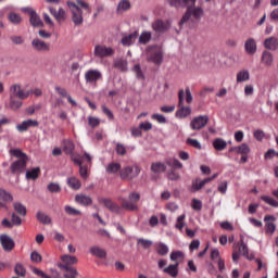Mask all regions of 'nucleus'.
<instances>
[{
  "label": "nucleus",
  "instance_id": "f257e3e1",
  "mask_svg": "<svg viewBox=\"0 0 278 278\" xmlns=\"http://www.w3.org/2000/svg\"><path fill=\"white\" fill-rule=\"evenodd\" d=\"M67 8L72 14V21L74 25H76V27H79V25H84L83 10H85V12H88V14L92 12V10L90 9V4H88V2L84 0H76V3L73 1H67Z\"/></svg>",
  "mask_w": 278,
  "mask_h": 278
},
{
  "label": "nucleus",
  "instance_id": "f03ea898",
  "mask_svg": "<svg viewBox=\"0 0 278 278\" xmlns=\"http://www.w3.org/2000/svg\"><path fill=\"white\" fill-rule=\"evenodd\" d=\"M11 155L13 157H17L11 166L10 170L12 175H21L27 168V154H25L21 149H12L10 150Z\"/></svg>",
  "mask_w": 278,
  "mask_h": 278
},
{
  "label": "nucleus",
  "instance_id": "7ed1b4c3",
  "mask_svg": "<svg viewBox=\"0 0 278 278\" xmlns=\"http://www.w3.org/2000/svg\"><path fill=\"white\" fill-rule=\"evenodd\" d=\"M61 262H63V264H60L59 267L65 270V274H64L65 278L79 277V271H77L75 267H71V266H74V264H77L78 260L76 258V256H71L68 254L62 255Z\"/></svg>",
  "mask_w": 278,
  "mask_h": 278
},
{
  "label": "nucleus",
  "instance_id": "20e7f679",
  "mask_svg": "<svg viewBox=\"0 0 278 278\" xmlns=\"http://www.w3.org/2000/svg\"><path fill=\"white\" fill-rule=\"evenodd\" d=\"M147 61L155 64V66H162L164 62V50L160 46H149L146 49Z\"/></svg>",
  "mask_w": 278,
  "mask_h": 278
},
{
  "label": "nucleus",
  "instance_id": "39448f33",
  "mask_svg": "<svg viewBox=\"0 0 278 278\" xmlns=\"http://www.w3.org/2000/svg\"><path fill=\"white\" fill-rule=\"evenodd\" d=\"M140 201V193L132 192L127 198L119 199V203L122 205V210H126L127 212H137L138 202Z\"/></svg>",
  "mask_w": 278,
  "mask_h": 278
},
{
  "label": "nucleus",
  "instance_id": "423d86ee",
  "mask_svg": "<svg viewBox=\"0 0 278 278\" xmlns=\"http://www.w3.org/2000/svg\"><path fill=\"white\" fill-rule=\"evenodd\" d=\"M140 166L138 165H128L119 170V177L123 181H132V179H136L140 175Z\"/></svg>",
  "mask_w": 278,
  "mask_h": 278
},
{
  "label": "nucleus",
  "instance_id": "0eeeda50",
  "mask_svg": "<svg viewBox=\"0 0 278 278\" xmlns=\"http://www.w3.org/2000/svg\"><path fill=\"white\" fill-rule=\"evenodd\" d=\"M192 16L195 18V21H200L201 16H203V9L201 7H194V8H188L187 12L184 14L182 18L179 22V26L186 25Z\"/></svg>",
  "mask_w": 278,
  "mask_h": 278
},
{
  "label": "nucleus",
  "instance_id": "6e6552de",
  "mask_svg": "<svg viewBox=\"0 0 278 278\" xmlns=\"http://www.w3.org/2000/svg\"><path fill=\"white\" fill-rule=\"evenodd\" d=\"M24 14H28L29 23L33 27H45V23L40 18V15L31 7H24L21 9Z\"/></svg>",
  "mask_w": 278,
  "mask_h": 278
},
{
  "label": "nucleus",
  "instance_id": "1a4fd4ad",
  "mask_svg": "<svg viewBox=\"0 0 278 278\" xmlns=\"http://www.w3.org/2000/svg\"><path fill=\"white\" fill-rule=\"evenodd\" d=\"M184 97H186V92L180 89L178 92V108L180 109L176 112L177 118H186L192 114L190 106H184Z\"/></svg>",
  "mask_w": 278,
  "mask_h": 278
},
{
  "label": "nucleus",
  "instance_id": "9d476101",
  "mask_svg": "<svg viewBox=\"0 0 278 278\" xmlns=\"http://www.w3.org/2000/svg\"><path fill=\"white\" fill-rule=\"evenodd\" d=\"M29 94H31L29 90H25L21 88V85L18 84L12 85L9 89V97H13L15 99H21V100L29 99Z\"/></svg>",
  "mask_w": 278,
  "mask_h": 278
},
{
  "label": "nucleus",
  "instance_id": "9b49d317",
  "mask_svg": "<svg viewBox=\"0 0 278 278\" xmlns=\"http://www.w3.org/2000/svg\"><path fill=\"white\" fill-rule=\"evenodd\" d=\"M116 51L112 47H106L104 45H97L94 47L93 54L96 58H100L103 60V58H112Z\"/></svg>",
  "mask_w": 278,
  "mask_h": 278
},
{
  "label": "nucleus",
  "instance_id": "f8f14e48",
  "mask_svg": "<svg viewBox=\"0 0 278 278\" xmlns=\"http://www.w3.org/2000/svg\"><path fill=\"white\" fill-rule=\"evenodd\" d=\"M207 123H210V117L207 115H200L190 122V127L193 129V131H201V129H203Z\"/></svg>",
  "mask_w": 278,
  "mask_h": 278
},
{
  "label": "nucleus",
  "instance_id": "ddd939ff",
  "mask_svg": "<svg viewBox=\"0 0 278 278\" xmlns=\"http://www.w3.org/2000/svg\"><path fill=\"white\" fill-rule=\"evenodd\" d=\"M172 22L170 20L163 21V20H155L152 23V29L156 34H165V31H168L170 29Z\"/></svg>",
  "mask_w": 278,
  "mask_h": 278
},
{
  "label": "nucleus",
  "instance_id": "4468645a",
  "mask_svg": "<svg viewBox=\"0 0 278 278\" xmlns=\"http://www.w3.org/2000/svg\"><path fill=\"white\" fill-rule=\"evenodd\" d=\"M31 47L34 51H38L39 53H47L48 51H51V46L40 38L33 39Z\"/></svg>",
  "mask_w": 278,
  "mask_h": 278
},
{
  "label": "nucleus",
  "instance_id": "2eb2a0df",
  "mask_svg": "<svg viewBox=\"0 0 278 278\" xmlns=\"http://www.w3.org/2000/svg\"><path fill=\"white\" fill-rule=\"evenodd\" d=\"M218 177V174H214L212 177L205 178L203 180L197 178L192 181L191 192H199V190L203 189L206 184H210V181H214Z\"/></svg>",
  "mask_w": 278,
  "mask_h": 278
},
{
  "label": "nucleus",
  "instance_id": "dca6fc26",
  "mask_svg": "<svg viewBox=\"0 0 278 278\" xmlns=\"http://www.w3.org/2000/svg\"><path fill=\"white\" fill-rule=\"evenodd\" d=\"M101 79H103V74H101L98 70H88L85 73V80L87 84H97Z\"/></svg>",
  "mask_w": 278,
  "mask_h": 278
},
{
  "label": "nucleus",
  "instance_id": "f3484780",
  "mask_svg": "<svg viewBox=\"0 0 278 278\" xmlns=\"http://www.w3.org/2000/svg\"><path fill=\"white\" fill-rule=\"evenodd\" d=\"M0 243L2 249L7 251V253H10V251H14V247H16L14 240L8 235H0Z\"/></svg>",
  "mask_w": 278,
  "mask_h": 278
},
{
  "label": "nucleus",
  "instance_id": "a211bd4d",
  "mask_svg": "<svg viewBox=\"0 0 278 278\" xmlns=\"http://www.w3.org/2000/svg\"><path fill=\"white\" fill-rule=\"evenodd\" d=\"M48 10H49L50 14L52 16H54V18H55V21H58V23H62V21H66V10H64L63 8L55 10V8L49 7Z\"/></svg>",
  "mask_w": 278,
  "mask_h": 278
},
{
  "label": "nucleus",
  "instance_id": "6ab92c4d",
  "mask_svg": "<svg viewBox=\"0 0 278 278\" xmlns=\"http://www.w3.org/2000/svg\"><path fill=\"white\" fill-rule=\"evenodd\" d=\"M102 203L104 207H106L110 212H113L114 214H121V212H123V206L118 205L111 199H103Z\"/></svg>",
  "mask_w": 278,
  "mask_h": 278
},
{
  "label": "nucleus",
  "instance_id": "aec40b11",
  "mask_svg": "<svg viewBox=\"0 0 278 278\" xmlns=\"http://www.w3.org/2000/svg\"><path fill=\"white\" fill-rule=\"evenodd\" d=\"M244 50L248 55H255L257 53V42L253 38L247 39L244 43Z\"/></svg>",
  "mask_w": 278,
  "mask_h": 278
},
{
  "label": "nucleus",
  "instance_id": "412c9836",
  "mask_svg": "<svg viewBox=\"0 0 278 278\" xmlns=\"http://www.w3.org/2000/svg\"><path fill=\"white\" fill-rule=\"evenodd\" d=\"M39 123L36 119H26L16 126L17 131H27L30 127H38Z\"/></svg>",
  "mask_w": 278,
  "mask_h": 278
},
{
  "label": "nucleus",
  "instance_id": "4be33fe9",
  "mask_svg": "<svg viewBox=\"0 0 278 278\" xmlns=\"http://www.w3.org/2000/svg\"><path fill=\"white\" fill-rule=\"evenodd\" d=\"M270 220H277V218H275V216H273V215H266L264 217V222L266 223L265 224L266 233H273L277 229V226H275V223H273Z\"/></svg>",
  "mask_w": 278,
  "mask_h": 278
},
{
  "label": "nucleus",
  "instance_id": "5701e85b",
  "mask_svg": "<svg viewBox=\"0 0 278 278\" xmlns=\"http://www.w3.org/2000/svg\"><path fill=\"white\" fill-rule=\"evenodd\" d=\"M239 153L241 155H249L251 153V148H249V144L242 143L241 146L238 147H232L229 149V153Z\"/></svg>",
  "mask_w": 278,
  "mask_h": 278
},
{
  "label": "nucleus",
  "instance_id": "b1692460",
  "mask_svg": "<svg viewBox=\"0 0 278 278\" xmlns=\"http://www.w3.org/2000/svg\"><path fill=\"white\" fill-rule=\"evenodd\" d=\"M75 201L76 203H78V205H84L85 207H88V205H92V198H90V195L76 194Z\"/></svg>",
  "mask_w": 278,
  "mask_h": 278
},
{
  "label": "nucleus",
  "instance_id": "393cba45",
  "mask_svg": "<svg viewBox=\"0 0 278 278\" xmlns=\"http://www.w3.org/2000/svg\"><path fill=\"white\" fill-rule=\"evenodd\" d=\"M265 49L269 51H277L278 49V39L276 37H268L264 40Z\"/></svg>",
  "mask_w": 278,
  "mask_h": 278
},
{
  "label": "nucleus",
  "instance_id": "a878e982",
  "mask_svg": "<svg viewBox=\"0 0 278 278\" xmlns=\"http://www.w3.org/2000/svg\"><path fill=\"white\" fill-rule=\"evenodd\" d=\"M138 38V30H135L134 33L129 34L128 36H125L122 38V45L124 47H131L134 42H136V39Z\"/></svg>",
  "mask_w": 278,
  "mask_h": 278
},
{
  "label": "nucleus",
  "instance_id": "bb28decb",
  "mask_svg": "<svg viewBox=\"0 0 278 278\" xmlns=\"http://www.w3.org/2000/svg\"><path fill=\"white\" fill-rule=\"evenodd\" d=\"M239 247V253H241V255L243 257H245L247 260H255V256L253 254H249V247H247V244L244 243V241H240L238 243Z\"/></svg>",
  "mask_w": 278,
  "mask_h": 278
},
{
  "label": "nucleus",
  "instance_id": "cd10ccee",
  "mask_svg": "<svg viewBox=\"0 0 278 278\" xmlns=\"http://www.w3.org/2000/svg\"><path fill=\"white\" fill-rule=\"evenodd\" d=\"M72 161L76 166H83L84 162H88V164H90L92 162V157L90 154L85 153L83 156H73Z\"/></svg>",
  "mask_w": 278,
  "mask_h": 278
},
{
  "label": "nucleus",
  "instance_id": "c85d7f7f",
  "mask_svg": "<svg viewBox=\"0 0 278 278\" xmlns=\"http://www.w3.org/2000/svg\"><path fill=\"white\" fill-rule=\"evenodd\" d=\"M89 251L91 255H94V257H100V260H105V257H108V252L100 247H91Z\"/></svg>",
  "mask_w": 278,
  "mask_h": 278
},
{
  "label": "nucleus",
  "instance_id": "c756f323",
  "mask_svg": "<svg viewBox=\"0 0 278 278\" xmlns=\"http://www.w3.org/2000/svg\"><path fill=\"white\" fill-rule=\"evenodd\" d=\"M9 108L10 110H13V112H16V110H21V108H23V100L10 97Z\"/></svg>",
  "mask_w": 278,
  "mask_h": 278
},
{
  "label": "nucleus",
  "instance_id": "7c9ffc66",
  "mask_svg": "<svg viewBox=\"0 0 278 278\" xmlns=\"http://www.w3.org/2000/svg\"><path fill=\"white\" fill-rule=\"evenodd\" d=\"M67 186L72 190H79L81 188V180L75 176L67 178Z\"/></svg>",
  "mask_w": 278,
  "mask_h": 278
},
{
  "label": "nucleus",
  "instance_id": "2f4dec72",
  "mask_svg": "<svg viewBox=\"0 0 278 278\" xmlns=\"http://www.w3.org/2000/svg\"><path fill=\"white\" fill-rule=\"evenodd\" d=\"M165 164H167L172 170H179L184 168V164L177 159H167Z\"/></svg>",
  "mask_w": 278,
  "mask_h": 278
},
{
  "label": "nucleus",
  "instance_id": "473e14b6",
  "mask_svg": "<svg viewBox=\"0 0 278 278\" xmlns=\"http://www.w3.org/2000/svg\"><path fill=\"white\" fill-rule=\"evenodd\" d=\"M155 249H156L157 255H161V257L168 255L169 249H168V245H166V243H163V242L155 243Z\"/></svg>",
  "mask_w": 278,
  "mask_h": 278
},
{
  "label": "nucleus",
  "instance_id": "72a5a7b5",
  "mask_svg": "<svg viewBox=\"0 0 278 278\" xmlns=\"http://www.w3.org/2000/svg\"><path fill=\"white\" fill-rule=\"evenodd\" d=\"M179 263H176L174 265H169L168 267L164 268L163 271L166 273V275H169L170 277H177L179 275Z\"/></svg>",
  "mask_w": 278,
  "mask_h": 278
},
{
  "label": "nucleus",
  "instance_id": "f704fd0d",
  "mask_svg": "<svg viewBox=\"0 0 278 278\" xmlns=\"http://www.w3.org/2000/svg\"><path fill=\"white\" fill-rule=\"evenodd\" d=\"M213 147L215 151H225V149H227V141H225L223 138H216L213 141Z\"/></svg>",
  "mask_w": 278,
  "mask_h": 278
},
{
  "label": "nucleus",
  "instance_id": "c9c22d12",
  "mask_svg": "<svg viewBox=\"0 0 278 278\" xmlns=\"http://www.w3.org/2000/svg\"><path fill=\"white\" fill-rule=\"evenodd\" d=\"M39 177H40V167H35V168L26 172V179L36 181V179H38Z\"/></svg>",
  "mask_w": 278,
  "mask_h": 278
},
{
  "label": "nucleus",
  "instance_id": "e433bc0d",
  "mask_svg": "<svg viewBox=\"0 0 278 278\" xmlns=\"http://www.w3.org/2000/svg\"><path fill=\"white\" fill-rule=\"evenodd\" d=\"M36 218L41 223V225H51V217L43 212H37Z\"/></svg>",
  "mask_w": 278,
  "mask_h": 278
},
{
  "label": "nucleus",
  "instance_id": "4c0bfd02",
  "mask_svg": "<svg viewBox=\"0 0 278 278\" xmlns=\"http://www.w3.org/2000/svg\"><path fill=\"white\" fill-rule=\"evenodd\" d=\"M262 62L265 64V66H273L274 56L273 53L268 51H264L262 54Z\"/></svg>",
  "mask_w": 278,
  "mask_h": 278
},
{
  "label": "nucleus",
  "instance_id": "58836bf2",
  "mask_svg": "<svg viewBox=\"0 0 278 278\" xmlns=\"http://www.w3.org/2000/svg\"><path fill=\"white\" fill-rule=\"evenodd\" d=\"M8 18L11 23H13V25H21L23 23V17L21 14L15 12L9 13Z\"/></svg>",
  "mask_w": 278,
  "mask_h": 278
},
{
  "label": "nucleus",
  "instance_id": "ea45409f",
  "mask_svg": "<svg viewBox=\"0 0 278 278\" xmlns=\"http://www.w3.org/2000/svg\"><path fill=\"white\" fill-rule=\"evenodd\" d=\"M250 77L251 75L249 74V71H240L237 74V84H242V81H249Z\"/></svg>",
  "mask_w": 278,
  "mask_h": 278
},
{
  "label": "nucleus",
  "instance_id": "a19ab883",
  "mask_svg": "<svg viewBox=\"0 0 278 278\" xmlns=\"http://www.w3.org/2000/svg\"><path fill=\"white\" fill-rule=\"evenodd\" d=\"M122 169L119 163H111L106 166V173H109V175H114L118 172L121 173Z\"/></svg>",
  "mask_w": 278,
  "mask_h": 278
},
{
  "label": "nucleus",
  "instance_id": "79ce46f5",
  "mask_svg": "<svg viewBox=\"0 0 278 278\" xmlns=\"http://www.w3.org/2000/svg\"><path fill=\"white\" fill-rule=\"evenodd\" d=\"M151 170H152V173H165L166 165L161 162L152 163Z\"/></svg>",
  "mask_w": 278,
  "mask_h": 278
},
{
  "label": "nucleus",
  "instance_id": "37998d69",
  "mask_svg": "<svg viewBox=\"0 0 278 278\" xmlns=\"http://www.w3.org/2000/svg\"><path fill=\"white\" fill-rule=\"evenodd\" d=\"M13 207L20 216H27V207H25V205H23L22 203L15 202L13 204Z\"/></svg>",
  "mask_w": 278,
  "mask_h": 278
},
{
  "label": "nucleus",
  "instance_id": "c03bdc74",
  "mask_svg": "<svg viewBox=\"0 0 278 278\" xmlns=\"http://www.w3.org/2000/svg\"><path fill=\"white\" fill-rule=\"evenodd\" d=\"M261 201H264V203L270 205L271 207H278V201L270 195H261Z\"/></svg>",
  "mask_w": 278,
  "mask_h": 278
},
{
  "label": "nucleus",
  "instance_id": "a18cd8bd",
  "mask_svg": "<svg viewBox=\"0 0 278 278\" xmlns=\"http://www.w3.org/2000/svg\"><path fill=\"white\" fill-rule=\"evenodd\" d=\"M175 227L178 231H184V228L186 227V214L177 217Z\"/></svg>",
  "mask_w": 278,
  "mask_h": 278
},
{
  "label": "nucleus",
  "instance_id": "49530a36",
  "mask_svg": "<svg viewBox=\"0 0 278 278\" xmlns=\"http://www.w3.org/2000/svg\"><path fill=\"white\" fill-rule=\"evenodd\" d=\"M65 213L67 216H81V211L71 206V205H65L64 207Z\"/></svg>",
  "mask_w": 278,
  "mask_h": 278
},
{
  "label": "nucleus",
  "instance_id": "de8ad7c7",
  "mask_svg": "<svg viewBox=\"0 0 278 278\" xmlns=\"http://www.w3.org/2000/svg\"><path fill=\"white\" fill-rule=\"evenodd\" d=\"M74 150L75 144H73L71 140H65L63 142V151L66 153V155H71V153H73Z\"/></svg>",
  "mask_w": 278,
  "mask_h": 278
},
{
  "label": "nucleus",
  "instance_id": "09e8293b",
  "mask_svg": "<svg viewBox=\"0 0 278 278\" xmlns=\"http://www.w3.org/2000/svg\"><path fill=\"white\" fill-rule=\"evenodd\" d=\"M131 9V3L129 2V0H122L118 3L117 7V12H127V10Z\"/></svg>",
  "mask_w": 278,
  "mask_h": 278
},
{
  "label": "nucleus",
  "instance_id": "8fccbe9b",
  "mask_svg": "<svg viewBox=\"0 0 278 278\" xmlns=\"http://www.w3.org/2000/svg\"><path fill=\"white\" fill-rule=\"evenodd\" d=\"M138 247H141L142 249H151L153 247V241L149 239L140 238L137 240Z\"/></svg>",
  "mask_w": 278,
  "mask_h": 278
},
{
  "label": "nucleus",
  "instance_id": "3c124183",
  "mask_svg": "<svg viewBox=\"0 0 278 278\" xmlns=\"http://www.w3.org/2000/svg\"><path fill=\"white\" fill-rule=\"evenodd\" d=\"M0 199L2 201H5L7 203H12L14 201V198L12 194L8 193L4 189L0 188Z\"/></svg>",
  "mask_w": 278,
  "mask_h": 278
},
{
  "label": "nucleus",
  "instance_id": "603ef678",
  "mask_svg": "<svg viewBox=\"0 0 278 278\" xmlns=\"http://www.w3.org/2000/svg\"><path fill=\"white\" fill-rule=\"evenodd\" d=\"M151 41V31H143L139 36V43L140 45H147Z\"/></svg>",
  "mask_w": 278,
  "mask_h": 278
},
{
  "label": "nucleus",
  "instance_id": "864d4df0",
  "mask_svg": "<svg viewBox=\"0 0 278 278\" xmlns=\"http://www.w3.org/2000/svg\"><path fill=\"white\" fill-rule=\"evenodd\" d=\"M15 274L17 275V277H25L27 275V269H25V266H23V264L17 263L15 265Z\"/></svg>",
  "mask_w": 278,
  "mask_h": 278
},
{
  "label": "nucleus",
  "instance_id": "5fc2aeb1",
  "mask_svg": "<svg viewBox=\"0 0 278 278\" xmlns=\"http://www.w3.org/2000/svg\"><path fill=\"white\" fill-rule=\"evenodd\" d=\"M115 68L122 71V73H126L127 71V61L119 59L114 63Z\"/></svg>",
  "mask_w": 278,
  "mask_h": 278
},
{
  "label": "nucleus",
  "instance_id": "6e6d98bb",
  "mask_svg": "<svg viewBox=\"0 0 278 278\" xmlns=\"http://www.w3.org/2000/svg\"><path fill=\"white\" fill-rule=\"evenodd\" d=\"M11 223L15 227H21V225H23V219H21V216L16 215V213H12Z\"/></svg>",
  "mask_w": 278,
  "mask_h": 278
},
{
  "label": "nucleus",
  "instance_id": "4d7b16f0",
  "mask_svg": "<svg viewBox=\"0 0 278 278\" xmlns=\"http://www.w3.org/2000/svg\"><path fill=\"white\" fill-rule=\"evenodd\" d=\"M186 142L189 147H193V149H198L199 151L202 149L201 142L197 139L188 138Z\"/></svg>",
  "mask_w": 278,
  "mask_h": 278
},
{
  "label": "nucleus",
  "instance_id": "13d9d810",
  "mask_svg": "<svg viewBox=\"0 0 278 278\" xmlns=\"http://www.w3.org/2000/svg\"><path fill=\"white\" fill-rule=\"evenodd\" d=\"M48 190L51 193H58V192H62V187H60L58 184L55 182H50L48 185Z\"/></svg>",
  "mask_w": 278,
  "mask_h": 278
},
{
  "label": "nucleus",
  "instance_id": "bf43d9fd",
  "mask_svg": "<svg viewBox=\"0 0 278 278\" xmlns=\"http://www.w3.org/2000/svg\"><path fill=\"white\" fill-rule=\"evenodd\" d=\"M30 261L34 262L35 264H40V262H42V255L34 251L30 253Z\"/></svg>",
  "mask_w": 278,
  "mask_h": 278
},
{
  "label": "nucleus",
  "instance_id": "052dcab7",
  "mask_svg": "<svg viewBox=\"0 0 278 278\" xmlns=\"http://www.w3.org/2000/svg\"><path fill=\"white\" fill-rule=\"evenodd\" d=\"M117 155H127V148L123 143H117L115 147Z\"/></svg>",
  "mask_w": 278,
  "mask_h": 278
},
{
  "label": "nucleus",
  "instance_id": "680f3d73",
  "mask_svg": "<svg viewBox=\"0 0 278 278\" xmlns=\"http://www.w3.org/2000/svg\"><path fill=\"white\" fill-rule=\"evenodd\" d=\"M172 262H177V260H184V252L181 251H174L170 253Z\"/></svg>",
  "mask_w": 278,
  "mask_h": 278
},
{
  "label": "nucleus",
  "instance_id": "e2e57ef3",
  "mask_svg": "<svg viewBox=\"0 0 278 278\" xmlns=\"http://www.w3.org/2000/svg\"><path fill=\"white\" fill-rule=\"evenodd\" d=\"M11 42H13V45H23V42H25V39L23 38V36H18V35H12L10 37Z\"/></svg>",
  "mask_w": 278,
  "mask_h": 278
},
{
  "label": "nucleus",
  "instance_id": "0e129e2a",
  "mask_svg": "<svg viewBox=\"0 0 278 278\" xmlns=\"http://www.w3.org/2000/svg\"><path fill=\"white\" fill-rule=\"evenodd\" d=\"M134 72L136 73L137 79H144V73H142V68L140 67V64H136L134 66Z\"/></svg>",
  "mask_w": 278,
  "mask_h": 278
},
{
  "label": "nucleus",
  "instance_id": "69168bd1",
  "mask_svg": "<svg viewBox=\"0 0 278 278\" xmlns=\"http://www.w3.org/2000/svg\"><path fill=\"white\" fill-rule=\"evenodd\" d=\"M88 125H90L92 128L99 127V125H101V121L97 117L89 116L88 117Z\"/></svg>",
  "mask_w": 278,
  "mask_h": 278
},
{
  "label": "nucleus",
  "instance_id": "338daca9",
  "mask_svg": "<svg viewBox=\"0 0 278 278\" xmlns=\"http://www.w3.org/2000/svg\"><path fill=\"white\" fill-rule=\"evenodd\" d=\"M79 175H80L81 179H88V166L80 165L79 166Z\"/></svg>",
  "mask_w": 278,
  "mask_h": 278
},
{
  "label": "nucleus",
  "instance_id": "774afa93",
  "mask_svg": "<svg viewBox=\"0 0 278 278\" xmlns=\"http://www.w3.org/2000/svg\"><path fill=\"white\" fill-rule=\"evenodd\" d=\"M33 273L34 275H37V277H41V278H51V276L47 275L46 273H43L41 269L34 267L33 268Z\"/></svg>",
  "mask_w": 278,
  "mask_h": 278
}]
</instances>
